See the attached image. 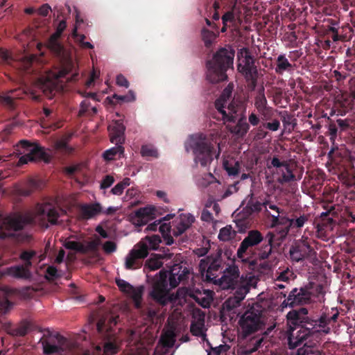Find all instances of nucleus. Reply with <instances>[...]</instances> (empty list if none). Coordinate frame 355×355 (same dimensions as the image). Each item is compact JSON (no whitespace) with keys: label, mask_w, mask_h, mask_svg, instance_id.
Listing matches in <instances>:
<instances>
[{"label":"nucleus","mask_w":355,"mask_h":355,"mask_svg":"<svg viewBox=\"0 0 355 355\" xmlns=\"http://www.w3.org/2000/svg\"><path fill=\"white\" fill-rule=\"evenodd\" d=\"M160 284L157 282V302H159L162 304H166L168 302L171 300V296L167 291H164L163 295H161L159 292Z\"/></svg>","instance_id":"nucleus-46"},{"label":"nucleus","mask_w":355,"mask_h":355,"mask_svg":"<svg viewBox=\"0 0 355 355\" xmlns=\"http://www.w3.org/2000/svg\"><path fill=\"white\" fill-rule=\"evenodd\" d=\"M17 147H20L24 150L23 152H20V154L24 153L19 159V164H25L28 162L37 160L48 161L49 156L44 148L38 144H31L26 140H21Z\"/></svg>","instance_id":"nucleus-12"},{"label":"nucleus","mask_w":355,"mask_h":355,"mask_svg":"<svg viewBox=\"0 0 355 355\" xmlns=\"http://www.w3.org/2000/svg\"><path fill=\"white\" fill-rule=\"evenodd\" d=\"M234 14L233 11H228L225 13L222 17L223 24L227 26V22H232L234 20Z\"/></svg>","instance_id":"nucleus-64"},{"label":"nucleus","mask_w":355,"mask_h":355,"mask_svg":"<svg viewBox=\"0 0 355 355\" xmlns=\"http://www.w3.org/2000/svg\"><path fill=\"white\" fill-rule=\"evenodd\" d=\"M141 155L145 157H155V150L152 144L142 145L141 148Z\"/></svg>","instance_id":"nucleus-47"},{"label":"nucleus","mask_w":355,"mask_h":355,"mask_svg":"<svg viewBox=\"0 0 355 355\" xmlns=\"http://www.w3.org/2000/svg\"><path fill=\"white\" fill-rule=\"evenodd\" d=\"M91 103L88 99L83 100L80 105L78 116L82 117L86 114H90Z\"/></svg>","instance_id":"nucleus-50"},{"label":"nucleus","mask_w":355,"mask_h":355,"mask_svg":"<svg viewBox=\"0 0 355 355\" xmlns=\"http://www.w3.org/2000/svg\"><path fill=\"white\" fill-rule=\"evenodd\" d=\"M42 89L47 97L51 98V96L55 89V85L48 80L46 82L42 83Z\"/></svg>","instance_id":"nucleus-48"},{"label":"nucleus","mask_w":355,"mask_h":355,"mask_svg":"<svg viewBox=\"0 0 355 355\" xmlns=\"http://www.w3.org/2000/svg\"><path fill=\"white\" fill-rule=\"evenodd\" d=\"M298 355H321L320 353L314 354L313 352V349L309 347L306 346V344H304V346L302 348H300L298 349Z\"/></svg>","instance_id":"nucleus-61"},{"label":"nucleus","mask_w":355,"mask_h":355,"mask_svg":"<svg viewBox=\"0 0 355 355\" xmlns=\"http://www.w3.org/2000/svg\"><path fill=\"white\" fill-rule=\"evenodd\" d=\"M41 187V182L37 179H30L28 182V190L22 192L25 196L30 195L33 191L39 189Z\"/></svg>","instance_id":"nucleus-45"},{"label":"nucleus","mask_w":355,"mask_h":355,"mask_svg":"<svg viewBox=\"0 0 355 355\" xmlns=\"http://www.w3.org/2000/svg\"><path fill=\"white\" fill-rule=\"evenodd\" d=\"M14 98L13 96H0V103L9 108H13L15 106Z\"/></svg>","instance_id":"nucleus-54"},{"label":"nucleus","mask_w":355,"mask_h":355,"mask_svg":"<svg viewBox=\"0 0 355 355\" xmlns=\"http://www.w3.org/2000/svg\"><path fill=\"white\" fill-rule=\"evenodd\" d=\"M116 85L119 87H124L128 88L129 87V82L127 78L122 74H119L116 79Z\"/></svg>","instance_id":"nucleus-62"},{"label":"nucleus","mask_w":355,"mask_h":355,"mask_svg":"<svg viewBox=\"0 0 355 355\" xmlns=\"http://www.w3.org/2000/svg\"><path fill=\"white\" fill-rule=\"evenodd\" d=\"M114 147L106 150L103 155V157L106 161H111L116 158V157H121L124 153V148L122 144H115Z\"/></svg>","instance_id":"nucleus-32"},{"label":"nucleus","mask_w":355,"mask_h":355,"mask_svg":"<svg viewBox=\"0 0 355 355\" xmlns=\"http://www.w3.org/2000/svg\"><path fill=\"white\" fill-rule=\"evenodd\" d=\"M310 327H298L297 328L288 327V344L290 349H295L300 345L311 334Z\"/></svg>","instance_id":"nucleus-19"},{"label":"nucleus","mask_w":355,"mask_h":355,"mask_svg":"<svg viewBox=\"0 0 355 355\" xmlns=\"http://www.w3.org/2000/svg\"><path fill=\"white\" fill-rule=\"evenodd\" d=\"M187 152L192 151L194 162L202 167H207L213 160V146L203 135H196L189 137L185 143Z\"/></svg>","instance_id":"nucleus-5"},{"label":"nucleus","mask_w":355,"mask_h":355,"mask_svg":"<svg viewBox=\"0 0 355 355\" xmlns=\"http://www.w3.org/2000/svg\"><path fill=\"white\" fill-rule=\"evenodd\" d=\"M144 291V286H140L137 288L133 286V289L130 290L128 295L132 299L135 306L137 309H140L142 304V295Z\"/></svg>","instance_id":"nucleus-34"},{"label":"nucleus","mask_w":355,"mask_h":355,"mask_svg":"<svg viewBox=\"0 0 355 355\" xmlns=\"http://www.w3.org/2000/svg\"><path fill=\"white\" fill-rule=\"evenodd\" d=\"M35 250H24L19 255V259L24 261V265L14 266L6 268V273L18 279H29L31 277L30 268L32 259L36 256Z\"/></svg>","instance_id":"nucleus-13"},{"label":"nucleus","mask_w":355,"mask_h":355,"mask_svg":"<svg viewBox=\"0 0 355 355\" xmlns=\"http://www.w3.org/2000/svg\"><path fill=\"white\" fill-rule=\"evenodd\" d=\"M233 91V85H228L223 90L220 96L216 101L215 107L218 112L221 114L222 119L226 124V128L233 135L241 137L246 134L249 125L245 120L240 118L237 123L232 126L229 123L235 122L239 116L241 111L240 102L233 99L231 102L230 98Z\"/></svg>","instance_id":"nucleus-2"},{"label":"nucleus","mask_w":355,"mask_h":355,"mask_svg":"<svg viewBox=\"0 0 355 355\" xmlns=\"http://www.w3.org/2000/svg\"><path fill=\"white\" fill-rule=\"evenodd\" d=\"M72 135L69 134L62 139L57 141L55 143V148L57 150L62 151L68 154H71L73 151V148L69 146V142L71 140Z\"/></svg>","instance_id":"nucleus-33"},{"label":"nucleus","mask_w":355,"mask_h":355,"mask_svg":"<svg viewBox=\"0 0 355 355\" xmlns=\"http://www.w3.org/2000/svg\"><path fill=\"white\" fill-rule=\"evenodd\" d=\"M116 284L121 292L127 294H128L130 290L133 289V286L121 279H116Z\"/></svg>","instance_id":"nucleus-49"},{"label":"nucleus","mask_w":355,"mask_h":355,"mask_svg":"<svg viewBox=\"0 0 355 355\" xmlns=\"http://www.w3.org/2000/svg\"><path fill=\"white\" fill-rule=\"evenodd\" d=\"M205 313L199 309L192 311L190 331L193 336L205 338L206 328L205 324Z\"/></svg>","instance_id":"nucleus-18"},{"label":"nucleus","mask_w":355,"mask_h":355,"mask_svg":"<svg viewBox=\"0 0 355 355\" xmlns=\"http://www.w3.org/2000/svg\"><path fill=\"white\" fill-rule=\"evenodd\" d=\"M312 251L308 239L302 237L291 246L290 256L293 261L298 262L309 257Z\"/></svg>","instance_id":"nucleus-15"},{"label":"nucleus","mask_w":355,"mask_h":355,"mask_svg":"<svg viewBox=\"0 0 355 355\" xmlns=\"http://www.w3.org/2000/svg\"><path fill=\"white\" fill-rule=\"evenodd\" d=\"M311 300L310 292L303 288H293L288 297L283 302L284 306H294L298 304H306Z\"/></svg>","instance_id":"nucleus-22"},{"label":"nucleus","mask_w":355,"mask_h":355,"mask_svg":"<svg viewBox=\"0 0 355 355\" xmlns=\"http://www.w3.org/2000/svg\"><path fill=\"white\" fill-rule=\"evenodd\" d=\"M150 250H155V234L146 236L134 246L125 258V268L134 270L140 268L139 261L146 258Z\"/></svg>","instance_id":"nucleus-8"},{"label":"nucleus","mask_w":355,"mask_h":355,"mask_svg":"<svg viewBox=\"0 0 355 355\" xmlns=\"http://www.w3.org/2000/svg\"><path fill=\"white\" fill-rule=\"evenodd\" d=\"M100 245L101 240L99 239L88 242L86 245H83V248L85 250V254L88 252H97Z\"/></svg>","instance_id":"nucleus-51"},{"label":"nucleus","mask_w":355,"mask_h":355,"mask_svg":"<svg viewBox=\"0 0 355 355\" xmlns=\"http://www.w3.org/2000/svg\"><path fill=\"white\" fill-rule=\"evenodd\" d=\"M307 220L308 216L305 215H302L295 220L292 219V227L301 228L304 225Z\"/></svg>","instance_id":"nucleus-55"},{"label":"nucleus","mask_w":355,"mask_h":355,"mask_svg":"<svg viewBox=\"0 0 355 355\" xmlns=\"http://www.w3.org/2000/svg\"><path fill=\"white\" fill-rule=\"evenodd\" d=\"M110 141L115 144H123L125 141V127L120 121H116L108 126Z\"/></svg>","instance_id":"nucleus-26"},{"label":"nucleus","mask_w":355,"mask_h":355,"mask_svg":"<svg viewBox=\"0 0 355 355\" xmlns=\"http://www.w3.org/2000/svg\"><path fill=\"white\" fill-rule=\"evenodd\" d=\"M254 105L259 113L263 116V119H268L271 115V108L268 106L264 89L262 87L254 99Z\"/></svg>","instance_id":"nucleus-29"},{"label":"nucleus","mask_w":355,"mask_h":355,"mask_svg":"<svg viewBox=\"0 0 355 355\" xmlns=\"http://www.w3.org/2000/svg\"><path fill=\"white\" fill-rule=\"evenodd\" d=\"M239 275L238 266H230L223 271L222 277L217 278L214 283L222 289H236L234 296L225 302L228 309L239 306L246 295L252 288H255L258 283V279L254 275H247L240 277Z\"/></svg>","instance_id":"nucleus-1"},{"label":"nucleus","mask_w":355,"mask_h":355,"mask_svg":"<svg viewBox=\"0 0 355 355\" xmlns=\"http://www.w3.org/2000/svg\"><path fill=\"white\" fill-rule=\"evenodd\" d=\"M175 334L172 330H167L161 336L159 344L164 347H171L175 343Z\"/></svg>","instance_id":"nucleus-38"},{"label":"nucleus","mask_w":355,"mask_h":355,"mask_svg":"<svg viewBox=\"0 0 355 355\" xmlns=\"http://www.w3.org/2000/svg\"><path fill=\"white\" fill-rule=\"evenodd\" d=\"M66 27L67 24L65 20H61L57 26L55 32L51 35L47 42L48 48L54 53L55 55L60 58L64 56V49L58 40Z\"/></svg>","instance_id":"nucleus-17"},{"label":"nucleus","mask_w":355,"mask_h":355,"mask_svg":"<svg viewBox=\"0 0 355 355\" xmlns=\"http://www.w3.org/2000/svg\"><path fill=\"white\" fill-rule=\"evenodd\" d=\"M135 333L131 331L128 342L126 349L127 355H149L148 349L144 346L141 339L139 341L133 340Z\"/></svg>","instance_id":"nucleus-27"},{"label":"nucleus","mask_w":355,"mask_h":355,"mask_svg":"<svg viewBox=\"0 0 355 355\" xmlns=\"http://www.w3.org/2000/svg\"><path fill=\"white\" fill-rule=\"evenodd\" d=\"M328 323H329V317L327 316L326 314H324L321 315L318 320L311 319L309 327L311 329H314L318 326L319 327H322L324 328L322 331L324 332L325 334H328L330 331V328L326 327Z\"/></svg>","instance_id":"nucleus-36"},{"label":"nucleus","mask_w":355,"mask_h":355,"mask_svg":"<svg viewBox=\"0 0 355 355\" xmlns=\"http://www.w3.org/2000/svg\"><path fill=\"white\" fill-rule=\"evenodd\" d=\"M239 324L241 334L245 338L264 328L262 312L258 305L252 306L240 318Z\"/></svg>","instance_id":"nucleus-9"},{"label":"nucleus","mask_w":355,"mask_h":355,"mask_svg":"<svg viewBox=\"0 0 355 355\" xmlns=\"http://www.w3.org/2000/svg\"><path fill=\"white\" fill-rule=\"evenodd\" d=\"M222 259L219 252L202 259L199 263V270L202 278L214 283L217 279V272L221 268Z\"/></svg>","instance_id":"nucleus-11"},{"label":"nucleus","mask_w":355,"mask_h":355,"mask_svg":"<svg viewBox=\"0 0 355 355\" xmlns=\"http://www.w3.org/2000/svg\"><path fill=\"white\" fill-rule=\"evenodd\" d=\"M12 306V303L7 299L0 300V311L6 313Z\"/></svg>","instance_id":"nucleus-63"},{"label":"nucleus","mask_w":355,"mask_h":355,"mask_svg":"<svg viewBox=\"0 0 355 355\" xmlns=\"http://www.w3.org/2000/svg\"><path fill=\"white\" fill-rule=\"evenodd\" d=\"M281 177L277 179V182L282 184L289 182L295 180V175L292 173L291 170L289 168V166L287 165L284 167V170H281Z\"/></svg>","instance_id":"nucleus-41"},{"label":"nucleus","mask_w":355,"mask_h":355,"mask_svg":"<svg viewBox=\"0 0 355 355\" xmlns=\"http://www.w3.org/2000/svg\"><path fill=\"white\" fill-rule=\"evenodd\" d=\"M154 270H155V254L152 253L150 258L146 261L144 265V271L147 274V284L149 289L148 296L152 300L155 301V275L151 276L148 274L149 272Z\"/></svg>","instance_id":"nucleus-25"},{"label":"nucleus","mask_w":355,"mask_h":355,"mask_svg":"<svg viewBox=\"0 0 355 355\" xmlns=\"http://www.w3.org/2000/svg\"><path fill=\"white\" fill-rule=\"evenodd\" d=\"M33 222L34 218L29 214L13 213L3 218L0 216V239L15 237L17 232Z\"/></svg>","instance_id":"nucleus-6"},{"label":"nucleus","mask_w":355,"mask_h":355,"mask_svg":"<svg viewBox=\"0 0 355 355\" xmlns=\"http://www.w3.org/2000/svg\"><path fill=\"white\" fill-rule=\"evenodd\" d=\"M196 301L202 307H209L213 300L212 292L210 291H205L203 295L200 294L195 297Z\"/></svg>","instance_id":"nucleus-37"},{"label":"nucleus","mask_w":355,"mask_h":355,"mask_svg":"<svg viewBox=\"0 0 355 355\" xmlns=\"http://www.w3.org/2000/svg\"><path fill=\"white\" fill-rule=\"evenodd\" d=\"M271 227H277L281 239H285L292 227V218L286 217L284 211H282V214H271Z\"/></svg>","instance_id":"nucleus-21"},{"label":"nucleus","mask_w":355,"mask_h":355,"mask_svg":"<svg viewBox=\"0 0 355 355\" xmlns=\"http://www.w3.org/2000/svg\"><path fill=\"white\" fill-rule=\"evenodd\" d=\"M119 317L107 314L101 317L96 324V329L99 336L105 342L102 355H114L118 352L116 343L112 341L114 334L112 328L118 323Z\"/></svg>","instance_id":"nucleus-7"},{"label":"nucleus","mask_w":355,"mask_h":355,"mask_svg":"<svg viewBox=\"0 0 355 355\" xmlns=\"http://www.w3.org/2000/svg\"><path fill=\"white\" fill-rule=\"evenodd\" d=\"M292 69V64L289 62L288 60L284 55H279L277 58V66L275 67V72L279 74H282L286 71Z\"/></svg>","instance_id":"nucleus-35"},{"label":"nucleus","mask_w":355,"mask_h":355,"mask_svg":"<svg viewBox=\"0 0 355 355\" xmlns=\"http://www.w3.org/2000/svg\"><path fill=\"white\" fill-rule=\"evenodd\" d=\"M235 51L228 46L220 49L214 55L211 60L207 62V78L215 83L226 80V71L233 68Z\"/></svg>","instance_id":"nucleus-3"},{"label":"nucleus","mask_w":355,"mask_h":355,"mask_svg":"<svg viewBox=\"0 0 355 355\" xmlns=\"http://www.w3.org/2000/svg\"><path fill=\"white\" fill-rule=\"evenodd\" d=\"M286 318L288 327H310L311 318L308 316V310L306 308L292 310L287 313Z\"/></svg>","instance_id":"nucleus-14"},{"label":"nucleus","mask_w":355,"mask_h":355,"mask_svg":"<svg viewBox=\"0 0 355 355\" xmlns=\"http://www.w3.org/2000/svg\"><path fill=\"white\" fill-rule=\"evenodd\" d=\"M223 167L230 175H236L239 173V164L233 159H224Z\"/></svg>","instance_id":"nucleus-40"},{"label":"nucleus","mask_w":355,"mask_h":355,"mask_svg":"<svg viewBox=\"0 0 355 355\" xmlns=\"http://www.w3.org/2000/svg\"><path fill=\"white\" fill-rule=\"evenodd\" d=\"M73 64L71 62H68L62 67L53 73V77L55 80H60L62 78H66L67 81H75L78 79V73H74L70 78L67 76L72 71Z\"/></svg>","instance_id":"nucleus-31"},{"label":"nucleus","mask_w":355,"mask_h":355,"mask_svg":"<svg viewBox=\"0 0 355 355\" xmlns=\"http://www.w3.org/2000/svg\"><path fill=\"white\" fill-rule=\"evenodd\" d=\"M28 325L26 324L15 327L11 330L10 334L15 336H24L28 333Z\"/></svg>","instance_id":"nucleus-53"},{"label":"nucleus","mask_w":355,"mask_h":355,"mask_svg":"<svg viewBox=\"0 0 355 355\" xmlns=\"http://www.w3.org/2000/svg\"><path fill=\"white\" fill-rule=\"evenodd\" d=\"M173 266H174L173 268L170 272H166V271H164V272L160 271L159 272L160 279L163 282L162 284H163V286L164 287L165 290L168 289V284H167L166 279H164L166 277L168 278V284H169L170 288H175L179 284V283L182 280H183L184 278V276H185L184 270H182L181 272H180V270H178V272H176L177 267L178 266L174 265Z\"/></svg>","instance_id":"nucleus-24"},{"label":"nucleus","mask_w":355,"mask_h":355,"mask_svg":"<svg viewBox=\"0 0 355 355\" xmlns=\"http://www.w3.org/2000/svg\"><path fill=\"white\" fill-rule=\"evenodd\" d=\"M214 182L220 184L219 181L217 180L211 173L205 174L202 178L198 180V184L203 187H206Z\"/></svg>","instance_id":"nucleus-42"},{"label":"nucleus","mask_w":355,"mask_h":355,"mask_svg":"<svg viewBox=\"0 0 355 355\" xmlns=\"http://www.w3.org/2000/svg\"><path fill=\"white\" fill-rule=\"evenodd\" d=\"M239 64L238 70L245 78L251 88L254 89L257 85L258 71L254 66V58L246 48L241 49L237 54Z\"/></svg>","instance_id":"nucleus-10"},{"label":"nucleus","mask_w":355,"mask_h":355,"mask_svg":"<svg viewBox=\"0 0 355 355\" xmlns=\"http://www.w3.org/2000/svg\"><path fill=\"white\" fill-rule=\"evenodd\" d=\"M114 182V178L110 175H105L101 181V189H105L112 186Z\"/></svg>","instance_id":"nucleus-57"},{"label":"nucleus","mask_w":355,"mask_h":355,"mask_svg":"<svg viewBox=\"0 0 355 355\" xmlns=\"http://www.w3.org/2000/svg\"><path fill=\"white\" fill-rule=\"evenodd\" d=\"M266 237L268 239V245L266 247V250L263 253L261 254V258L266 259L268 257V255L270 254L272 248H271V243L272 242L274 234L272 233H268L266 236Z\"/></svg>","instance_id":"nucleus-56"},{"label":"nucleus","mask_w":355,"mask_h":355,"mask_svg":"<svg viewBox=\"0 0 355 355\" xmlns=\"http://www.w3.org/2000/svg\"><path fill=\"white\" fill-rule=\"evenodd\" d=\"M60 277L58 270L55 267L51 266L46 268L45 278L49 281H53Z\"/></svg>","instance_id":"nucleus-52"},{"label":"nucleus","mask_w":355,"mask_h":355,"mask_svg":"<svg viewBox=\"0 0 355 355\" xmlns=\"http://www.w3.org/2000/svg\"><path fill=\"white\" fill-rule=\"evenodd\" d=\"M62 211L61 209L51 203H44L40 207L39 214L43 216H46L51 225H56L60 217V212Z\"/></svg>","instance_id":"nucleus-30"},{"label":"nucleus","mask_w":355,"mask_h":355,"mask_svg":"<svg viewBox=\"0 0 355 355\" xmlns=\"http://www.w3.org/2000/svg\"><path fill=\"white\" fill-rule=\"evenodd\" d=\"M174 216V214H168L162 218H157V225L160 224L159 230L166 244L168 245H171L173 243V237L170 235L171 232H172L174 236H180L187 230L195 221V218L192 214H181L175 218L173 221V225H171L170 223H167V221Z\"/></svg>","instance_id":"nucleus-4"},{"label":"nucleus","mask_w":355,"mask_h":355,"mask_svg":"<svg viewBox=\"0 0 355 355\" xmlns=\"http://www.w3.org/2000/svg\"><path fill=\"white\" fill-rule=\"evenodd\" d=\"M282 123L284 128L287 130L288 132H292L296 125L295 119H293L292 116L287 114L283 116Z\"/></svg>","instance_id":"nucleus-44"},{"label":"nucleus","mask_w":355,"mask_h":355,"mask_svg":"<svg viewBox=\"0 0 355 355\" xmlns=\"http://www.w3.org/2000/svg\"><path fill=\"white\" fill-rule=\"evenodd\" d=\"M67 340L59 334L50 336L48 339L42 340L44 352L46 354L58 353L63 349Z\"/></svg>","instance_id":"nucleus-23"},{"label":"nucleus","mask_w":355,"mask_h":355,"mask_svg":"<svg viewBox=\"0 0 355 355\" xmlns=\"http://www.w3.org/2000/svg\"><path fill=\"white\" fill-rule=\"evenodd\" d=\"M263 241L261 234L257 230H251L248 232L247 236L241 243L239 248L237 250V257L242 261H246L247 259L244 254L246 253L250 248L255 246Z\"/></svg>","instance_id":"nucleus-16"},{"label":"nucleus","mask_w":355,"mask_h":355,"mask_svg":"<svg viewBox=\"0 0 355 355\" xmlns=\"http://www.w3.org/2000/svg\"><path fill=\"white\" fill-rule=\"evenodd\" d=\"M67 249L76 251L83 254H85V250L83 248V244L78 241H69L64 244Z\"/></svg>","instance_id":"nucleus-43"},{"label":"nucleus","mask_w":355,"mask_h":355,"mask_svg":"<svg viewBox=\"0 0 355 355\" xmlns=\"http://www.w3.org/2000/svg\"><path fill=\"white\" fill-rule=\"evenodd\" d=\"M155 218V206L149 205L139 208L130 216V221L136 226L141 227Z\"/></svg>","instance_id":"nucleus-20"},{"label":"nucleus","mask_w":355,"mask_h":355,"mask_svg":"<svg viewBox=\"0 0 355 355\" xmlns=\"http://www.w3.org/2000/svg\"><path fill=\"white\" fill-rule=\"evenodd\" d=\"M104 252L107 254H111L116 250V245L114 241H105L103 245Z\"/></svg>","instance_id":"nucleus-58"},{"label":"nucleus","mask_w":355,"mask_h":355,"mask_svg":"<svg viewBox=\"0 0 355 355\" xmlns=\"http://www.w3.org/2000/svg\"><path fill=\"white\" fill-rule=\"evenodd\" d=\"M292 275V272L286 269L279 273L276 279V282H284L287 283Z\"/></svg>","instance_id":"nucleus-59"},{"label":"nucleus","mask_w":355,"mask_h":355,"mask_svg":"<svg viewBox=\"0 0 355 355\" xmlns=\"http://www.w3.org/2000/svg\"><path fill=\"white\" fill-rule=\"evenodd\" d=\"M236 234V232L232 230L231 225H227L225 227L220 229L218 234V239L222 241H228L232 239Z\"/></svg>","instance_id":"nucleus-39"},{"label":"nucleus","mask_w":355,"mask_h":355,"mask_svg":"<svg viewBox=\"0 0 355 355\" xmlns=\"http://www.w3.org/2000/svg\"><path fill=\"white\" fill-rule=\"evenodd\" d=\"M102 212L100 203L83 204L79 207L78 217L82 220H88Z\"/></svg>","instance_id":"nucleus-28"},{"label":"nucleus","mask_w":355,"mask_h":355,"mask_svg":"<svg viewBox=\"0 0 355 355\" xmlns=\"http://www.w3.org/2000/svg\"><path fill=\"white\" fill-rule=\"evenodd\" d=\"M214 38L215 35L212 32L206 31L203 33V40L206 46H210Z\"/></svg>","instance_id":"nucleus-60"}]
</instances>
